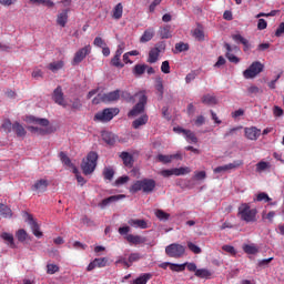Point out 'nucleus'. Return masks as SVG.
I'll return each mask as SVG.
<instances>
[{
	"label": "nucleus",
	"instance_id": "nucleus-55",
	"mask_svg": "<svg viewBox=\"0 0 284 284\" xmlns=\"http://www.w3.org/2000/svg\"><path fill=\"white\" fill-rule=\"evenodd\" d=\"M187 247L190 252H193V254H201L202 250L194 243L187 242Z\"/></svg>",
	"mask_w": 284,
	"mask_h": 284
},
{
	"label": "nucleus",
	"instance_id": "nucleus-60",
	"mask_svg": "<svg viewBox=\"0 0 284 284\" xmlns=\"http://www.w3.org/2000/svg\"><path fill=\"white\" fill-rule=\"evenodd\" d=\"M128 181H130V176L124 175V176H120L115 180V185H125V183H128Z\"/></svg>",
	"mask_w": 284,
	"mask_h": 284
},
{
	"label": "nucleus",
	"instance_id": "nucleus-15",
	"mask_svg": "<svg viewBox=\"0 0 284 284\" xmlns=\"http://www.w3.org/2000/svg\"><path fill=\"white\" fill-rule=\"evenodd\" d=\"M27 219L29 221V225L31 226V230H32L33 234L38 239H41V236H43V233L39 231L40 230L39 223H37V221H34V217L32 216V214L27 213Z\"/></svg>",
	"mask_w": 284,
	"mask_h": 284
},
{
	"label": "nucleus",
	"instance_id": "nucleus-22",
	"mask_svg": "<svg viewBox=\"0 0 284 284\" xmlns=\"http://www.w3.org/2000/svg\"><path fill=\"white\" fill-rule=\"evenodd\" d=\"M148 121H150V116H148V114H143L132 122V128L134 130H139L142 125H146Z\"/></svg>",
	"mask_w": 284,
	"mask_h": 284
},
{
	"label": "nucleus",
	"instance_id": "nucleus-48",
	"mask_svg": "<svg viewBox=\"0 0 284 284\" xmlns=\"http://www.w3.org/2000/svg\"><path fill=\"white\" fill-rule=\"evenodd\" d=\"M31 121L38 125H41L42 128H48V125H50V121L48 119L31 118Z\"/></svg>",
	"mask_w": 284,
	"mask_h": 284
},
{
	"label": "nucleus",
	"instance_id": "nucleus-14",
	"mask_svg": "<svg viewBox=\"0 0 284 284\" xmlns=\"http://www.w3.org/2000/svg\"><path fill=\"white\" fill-rule=\"evenodd\" d=\"M69 12H70V8H67L62 10L60 13H58L57 24L60 26V28H65V26H68Z\"/></svg>",
	"mask_w": 284,
	"mask_h": 284
},
{
	"label": "nucleus",
	"instance_id": "nucleus-9",
	"mask_svg": "<svg viewBox=\"0 0 284 284\" xmlns=\"http://www.w3.org/2000/svg\"><path fill=\"white\" fill-rule=\"evenodd\" d=\"M92 52V47L90 44H87L85 47L81 48L74 53V57L72 59L71 64L72 65H79V63H82V61Z\"/></svg>",
	"mask_w": 284,
	"mask_h": 284
},
{
	"label": "nucleus",
	"instance_id": "nucleus-64",
	"mask_svg": "<svg viewBox=\"0 0 284 284\" xmlns=\"http://www.w3.org/2000/svg\"><path fill=\"white\" fill-rule=\"evenodd\" d=\"M233 41H235V43H243L246 38H244L243 36H241V33H235L231 36Z\"/></svg>",
	"mask_w": 284,
	"mask_h": 284
},
{
	"label": "nucleus",
	"instance_id": "nucleus-18",
	"mask_svg": "<svg viewBox=\"0 0 284 284\" xmlns=\"http://www.w3.org/2000/svg\"><path fill=\"white\" fill-rule=\"evenodd\" d=\"M125 240L130 245H142V243H145L146 239L141 235H134V234H128L125 236Z\"/></svg>",
	"mask_w": 284,
	"mask_h": 284
},
{
	"label": "nucleus",
	"instance_id": "nucleus-2",
	"mask_svg": "<svg viewBox=\"0 0 284 284\" xmlns=\"http://www.w3.org/2000/svg\"><path fill=\"white\" fill-rule=\"evenodd\" d=\"M237 216L244 223H256L258 221V210L252 209L250 203H242L237 209Z\"/></svg>",
	"mask_w": 284,
	"mask_h": 284
},
{
	"label": "nucleus",
	"instance_id": "nucleus-36",
	"mask_svg": "<svg viewBox=\"0 0 284 284\" xmlns=\"http://www.w3.org/2000/svg\"><path fill=\"white\" fill-rule=\"evenodd\" d=\"M202 103H204V105H216V97L212 94H205L202 97Z\"/></svg>",
	"mask_w": 284,
	"mask_h": 284
},
{
	"label": "nucleus",
	"instance_id": "nucleus-49",
	"mask_svg": "<svg viewBox=\"0 0 284 284\" xmlns=\"http://www.w3.org/2000/svg\"><path fill=\"white\" fill-rule=\"evenodd\" d=\"M185 265L186 264H174V263H171L170 264V270L172 272H185Z\"/></svg>",
	"mask_w": 284,
	"mask_h": 284
},
{
	"label": "nucleus",
	"instance_id": "nucleus-41",
	"mask_svg": "<svg viewBox=\"0 0 284 284\" xmlns=\"http://www.w3.org/2000/svg\"><path fill=\"white\" fill-rule=\"evenodd\" d=\"M190 172H192V170L187 166L185 168H179V169H174V176H183L185 174H190Z\"/></svg>",
	"mask_w": 284,
	"mask_h": 284
},
{
	"label": "nucleus",
	"instance_id": "nucleus-63",
	"mask_svg": "<svg viewBox=\"0 0 284 284\" xmlns=\"http://www.w3.org/2000/svg\"><path fill=\"white\" fill-rule=\"evenodd\" d=\"M2 130L7 133L12 132V122H10V120H6L2 124Z\"/></svg>",
	"mask_w": 284,
	"mask_h": 284
},
{
	"label": "nucleus",
	"instance_id": "nucleus-42",
	"mask_svg": "<svg viewBox=\"0 0 284 284\" xmlns=\"http://www.w3.org/2000/svg\"><path fill=\"white\" fill-rule=\"evenodd\" d=\"M103 176L105 181H112V179H114V169L105 168L103 171Z\"/></svg>",
	"mask_w": 284,
	"mask_h": 284
},
{
	"label": "nucleus",
	"instance_id": "nucleus-29",
	"mask_svg": "<svg viewBox=\"0 0 284 284\" xmlns=\"http://www.w3.org/2000/svg\"><path fill=\"white\" fill-rule=\"evenodd\" d=\"M152 278V273H143L133 281V284H148V281Z\"/></svg>",
	"mask_w": 284,
	"mask_h": 284
},
{
	"label": "nucleus",
	"instance_id": "nucleus-40",
	"mask_svg": "<svg viewBox=\"0 0 284 284\" xmlns=\"http://www.w3.org/2000/svg\"><path fill=\"white\" fill-rule=\"evenodd\" d=\"M16 237L20 243H24V241L28 239V232H26L23 229H20L17 231Z\"/></svg>",
	"mask_w": 284,
	"mask_h": 284
},
{
	"label": "nucleus",
	"instance_id": "nucleus-1",
	"mask_svg": "<svg viewBox=\"0 0 284 284\" xmlns=\"http://www.w3.org/2000/svg\"><path fill=\"white\" fill-rule=\"evenodd\" d=\"M156 190V181L154 179H142L135 181L129 191L131 194H136V192H143L144 194H152Z\"/></svg>",
	"mask_w": 284,
	"mask_h": 284
},
{
	"label": "nucleus",
	"instance_id": "nucleus-10",
	"mask_svg": "<svg viewBox=\"0 0 284 284\" xmlns=\"http://www.w3.org/2000/svg\"><path fill=\"white\" fill-rule=\"evenodd\" d=\"M122 199H125V194H119V195H111L104 200H102L98 205L101 210H105L108 205L112 203H116L118 201H121Z\"/></svg>",
	"mask_w": 284,
	"mask_h": 284
},
{
	"label": "nucleus",
	"instance_id": "nucleus-3",
	"mask_svg": "<svg viewBox=\"0 0 284 284\" xmlns=\"http://www.w3.org/2000/svg\"><path fill=\"white\" fill-rule=\"evenodd\" d=\"M97 161H99V154L94 151L88 153L87 159L82 161L81 170L85 176L92 174L97 170Z\"/></svg>",
	"mask_w": 284,
	"mask_h": 284
},
{
	"label": "nucleus",
	"instance_id": "nucleus-27",
	"mask_svg": "<svg viewBox=\"0 0 284 284\" xmlns=\"http://www.w3.org/2000/svg\"><path fill=\"white\" fill-rule=\"evenodd\" d=\"M123 17V3L119 2L112 11V19H115V21H119Z\"/></svg>",
	"mask_w": 284,
	"mask_h": 284
},
{
	"label": "nucleus",
	"instance_id": "nucleus-47",
	"mask_svg": "<svg viewBox=\"0 0 284 284\" xmlns=\"http://www.w3.org/2000/svg\"><path fill=\"white\" fill-rule=\"evenodd\" d=\"M225 165H226V171L230 172L232 170H236L237 168H241V165H243V161L237 160V161H234L233 163H229Z\"/></svg>",
	"mask_w": 284,
	"mask_h": 284
},
{
	"label": "nucleus",
	"instance_id": "nucleus-50",
	"mask_svg": "<svg viewBox=\"0 0 284 284\" xmlns=\"http://www.w3.org/2000/svg\"><path fill=\"white\" fill-rule=\"evenodd\" d=\"M93 45H95V48H105L108 45V43H105V40H103V38L101 37H97L94 40H93Z\"/></svg>",
	"mask_w": 284,
	"mask_h": 284
},
{
	"label": "nucleus",
	"instance_id": "nucleus-39",
	"mask_svg": "<svg viewBox=\"0 0 284 284\" xmlns=\"http://www.w3.org/2000/svg\"><path fill=\"white\" fill-rule=\"evenodd\" d=\"M155 90L160 94V99H163V94H164L163 79L158 78L155 80Z\"/></svg>",
	"mask_w": 284,
	"mask_h": 284
},
{
	"label": "nucleus",
	"instance_id": "nucleus-33",
	"mask_svg": "<svg viewBox=\"0 0 284 284\" xmlns=\"http://www.w3.org/2000/svg\"><path fill=\"white\" fill-rule=\"evenodd\" d=\"M1 239L3 241H7V243L10 247H12V248L17 247V245L14 244V235L4 232L1 234Z\"/></svg>",
	"mask_w": 284,
	"mask_h": 284
},
{
	"label": "nucleus",
	"instance_id": "nucleus-12",
	"mask_svg": "<svg viewBox=\"0 0 284 284\" xmlns=\"http://www.w3.org/2000/svg\"><path fill=\"white\" fill-rule=\"evenodd\" d=\"M161 50H165V47H154L149 51L148 63H156L161 55Z\"/></svg>",
	"mask_w": 284,
	"mask_h": 284
},
{
	"label": "nucleus",
	"instance_id": "nucleus-54",
	"mask_svg": "<svg viewBox=\"0 0 284 284\" xmlns=\"http://www.w3.org/2000/svg\"><path fill=\"white\" fill-rule=\"evenodd\" d=\"M262 92H263V91L260 90V88L256 87V85H251V87L247 88V94H248V97H252V95H254V94H261Z\"/></svg>",
	"mask_w": 284,
	"mask_h": 284
},
{
	"label": "nucleus",
	"instance_id": "nucleus-25",
	"mask_svg": "<svg viewBox=\"0 0 284 284\" xmlns=\"http://www.w3.org/2000/svg\"><path fill=\"white\" fill-rule=\"evenodd\" d=\"M12 130H13V132H16V134L19 139H24L27 132H26V129L23 128V125H21V123L14 122L12 124Z\"/></svg>",
	"mask_w": 284,
	"mask_h": 284
},
{
	"label": "nucleus",
	"instance_id": "nucleus-26",
	"mask_svg": "<svg viewBox=\"0 0 284 284\" xmlns=\"http://www.w3.org/2000/svg\"><path fill=\"white\" fill-rule=\"evenodd\" d=\"M131 227H140V230H148V222L145 220H134L131 219L128 221Z\"/></svg>",
	"mask_w": 284,
	"mask_h": 284
},
{
	"label": "nucleus",
	"instance_id": "nucleus-46",
	"mask_svg": "<svg viewBox=\"0 0 284 284\" xmlns=\"http://www.w3.org/2000/svg\"><path fill=\"white\" fill-rule=\"evenodd\" d=\"M111 65H113V68H125V64L123 62H121V58H118L116 55H114L111 59Z\"/></svg>",
	"mask_w": 284,
	"mask_h": 284
},
{
	"label": "nucleus",
	"instance_id": "nucleus-59",
	"mask_svg": "<svg viewBox=\"0 0 284 284\" xmlns=\"http://www.w3.org/2000/svg\"><path fill=\"white\" fill-rule=\"evenodd\" d=\"M273 261H274V257H268V258H265V260H261L257 263V267H267V265H270Z\"/></svg>",
	"mask_w": 284,
	"mask_h": 284
},
{
	"label": "nucleus",
	"instance_id": "nucleus-38",
	"mask_svg": "<svg viewBox=\"0 0 284 284\" xmlns=\"http://www.w3.org/2000/svg\"><path fill=\"white\" fill-rule=\"evenodd\" d=\"M30 3L34 6H45L47 8H54V2L52 0H30Z\"/></svg>",
	"mask_w": 284,
	"mask_h": 284
},
{
	"label": "nucleus",
	"instance_id": "nucleus-7",
	"mask_svg": "<svg viewBox=\"0 0 284 284\" xmlns=\"http://www.w3.org/2000/svg\"><path fill=\"white\" fill-rule=\"evenodd\" d=\"M265 70V65L261 61H254L252 64L243 71L244 79H256L261 72Z\"/></svg>",
	"mask_w": 284,
	"mask_h": 284
},
{
	"label": "nucleus",
	"instance_id": "nucleus-44",
	"mask_svg": "<svg viewBox=\"0 0 284 284\" xmlns=\"http://www.w3.org/2000/svg\"><path fill=\"white\" fill-rule=\"evenodd\" d=\"M245 254H258V247L254 245L246 244L243 247Z\"/></svg>",
	"mask_w": 284,
	"mask_h": 284
},
{
	"label": "nucleus",
	"instance_id": "nucleus-23",
	"mask_svg": "<svg viewBox=\"0 0 284 284\" xmlns=\"http://www.w3.org/2000/svg\"><path fill=\"white\" fill-rule=\"evenodd\" d=\"M120 159H122L125 168H132V165H134V158L132 156V154H130L128 152H122L120 154Z\"/></svg>",
	"mask_w": 284,
	"mask_h": 284
},
{
	"label": "nucleus",
	"instance_id": "nucleus-52",
	"mask_svg": "<svg viewBox=\"0 0 284 284\" xmlns=\"http://www.w3.org/2000/svg\"><path fill=\"white\" fill-rule=\"evenodd\" d=\"M194 179L195 181H205V179H207V173H205V171H195Z\"/></svg>",
	"mask_w": 284,
	"mask_h": 284
},
{
	"label": "nucleus",
	"instance_id": "nucleus-24",
	"mask_svg": "<svg viewBox=\"0 0 284 284\" xmlns=\"http://www.w3.org/2000/svg\"><path fill=\"white\" fill-rule=\"evenodd\" d=\"M152 39H154V29L149 28L143 32L142 37L140 38V43H148L149 41H152Z\"/></svg>",
	"mask_w": 284,
	"mask_h": 284
},
{
	"label": "nucleus",
	"instance_id": "nucleus-19",
	"mask_svg": "<svg viewBox=\"0 0 284 284\" xmlns=\"http://www.w3.org/2000/svg\"><path fill=\"white\" fill-rule=\"evenodd\" d=\"M224 48L226 50L225 57L231 63H241V59L232 53V45L230 43L225 42Z\"/></svg>",
	"mask_w": 284,
	"mask_h": 284
},
{
	"label": "nucleus",
	"instance_id": "nucleus-51",
	"mask_svg": "<svg viewBox=\"0 0 284 284\" xmlns=\"http://www.w3.org/2000/svg\"><path fill=\"white\" fill-rule=\"evenodd\" d=\"M265 170H270V164L265 161H261L256 164V172H265Z\"/></svg>",
	"mask_w": 284,
	"mask_h": 284
},
{
	"label": "nucleus",
	"instance_id": "nucleus-6",
	"mask_svg": "<svg viewBox=\"0 0 284 284\" xmlns=\"http://www.w3.org/2000/svg\"><path fill=\"white\" fill-rule=\"evenodd\" d=\"M116 114H119V108H106L95 113L94 121H99L100 123H109V121H112Z\"/></svg>",
	"mask_w": 284,
	"mask_h": 284
},
{
	"label": "nucleus",
	"instance_id": "nucleus-53",
	"mask_svg": "<svg viewBox=\"0 0 284 284\" xmlns=\"http://www.w3.org/2000/svg\"><path fill=\"white\" fill-rule=\"evenodd\" d=\"M95 263V267H105L108 265V257H100L93 260Z\"/></svg>",
	"mask_w": 284,
	"mask_h": 284
},
{
	"label": "nucleus",
	"instance_id": "nucleus-35",
	"mask_svg": "<svg viewBox=\"0 0 284 284\" xmlns=\"http://www.w3.org/2000/svg\"><path fill=\"white\" fill-rule=\"evenodd\" d=\"M63 65H65V63L63 62V60H60L58 62L49 63L48 69L51 70V72H59V70H61Z\"/></svg>",
	"mask_w": 284,
	"mask_h": 284
},
{
	"label": "nucleus",
	"instance_id": "nucleus-32",
	"mask_svg": "<svg viewBox=\"0 0 284 284\" xmlns=\"http://www.w3.org/2000/svg\"><path fill=\"white\" fill-rule=\"evenodd\" d=\"M270 201H272V197H270V195H267V193L265 192H261L256 195V197L253 199V202L254 203H261V202H264V203H270Z\"/></svg>",
	"mask_w": 284,
	"mask_h": 284
},
{
	"label": "nucleus",
	"instance_id": "nucleus-28",
	"mask_svg": "<svg viewBox=\"0 0 284 284\" xmlns=\"http://www.w3.org/2000/svg\"><path fill=\"white\" fill-rule=\"evenodd\" d=\"M0 216L2 219H12V210L8 205L0 203Z\"/></svg>",
	"mask_w": 284,
	"mask_h": 284
},
{
	"label": "nucleus",
	"instance_id": "nucleus-34",
	"mask_svg": "<svg viewBox=\"0 0 284 284\" xmlns=\"http://www.w3.org/2000/svg\"><path fill=\"white\" fill-rule=\"evenodd\" d=\"M170 30H171L170 26L161 27L159 30V34L161 39H170L172 37V32Z\"/></svg>",
	"mask_w": 284,
	"mask_h": 284
},
{
	"label": "nucleus",
	"instance_id": "nucleus-43",
	"mask_svg": "<svg viewBox=\"0 0 284 284\" xmlns=\"http://www.w3.org/2000/svg\"><path fill=\"white\" fill-rule=\"evenodd\" d=\"M155 216L160 221H168L170 219V213L164 212L163 210H156Z\"/></svg>",
	"mask_w": 284,
	"mask_h": 284
},
{
	"label": "nucleus",
	"instance_id": "nucleus-61",
	"mask_svg": "<svg viewBox=\"0 0 284 284\" xmlns=\"http://www.w3.org/2000/svg\"><path fill=\"white\" fill-rule=\"evenodd\" d=\"M161 72H163V74H170V61L165 60L162 62Z\"/></svg>",
	"mask_w": 284,
	"mask_h": 284
},
{
	"label": "nucleus",
	"instance_id": "nucleus-4",
	"mask_svg": "<svg viewBox=\"0 0 284 284\" xmlns=\"http://www.w3.org/2000/svg\"><path fill=\"white\" fill-rule=\"evenodd\" d=\"M135 97H138L139 102L128 113V116H139V114H143L145 112V105H148V95H145V91L135 93Z\"/></svg>",
	"mask_w": 284,
	"mask_h": 284
},
{
	"label": "nucleus",
	"instance_id": "nucleus-13",
	"mask_svg": "<svg viewBox=\"0 0 284 284\" xmlns=\"http://www.w3.org/2000/svg\"><path fill=\"white\" fill-rule=\"evenodd\" d=\"M174 131L184 134L189 143H199V139L196 138V134H194V132L185 130L183 128H174Z\"/></svg>",
	"mask_w": 284,
	"mask_h": 284
},
{
	"label": "nucleus",
	"instance_id": "nucleus-5",
	"mask_svg": "<svg viewBox=\"0 0 284 284\" xmlns=\"http://www.w3.org/2000/svg\"><path fill=\"white\" fill-rule=\"evenodd\" d=\"M121 99V90L111 91L109 93L98 94L93 100L92 103L94 105H99V103H112L114 101H119Z\"/></svg>",
	"mask_w": 284,
	"mask_h": 284
},
{
	"label": "nucleus",
	"instance_id": "nucleus-62",
	"mask_svg": "<svg viewBox=\"0 0 284 284\" xmlns=\"http://www.w3.org/2000/svg\"><path fill=\"white\" fill-rule=\"evenodd\" d=\"M136 261H141V253H131L129 255V263H136Z\"/></svg>",
	"mask_w": 284,
	"mask_h": 284
},
{
	"label": "nucleus",
	"instance_id": "nucleus-45",
	"mask_svg": "<svg viewBox=\"0 0 284 284\" xmlns=\"http://www.w3.org/2000/svg\"><path fill=\"white\" fill-rule=\"evenodd\" d=\"M187 50H190V44L185 42H180L175 44L176 52H187Z\"/></svg>",
	"mask_w": 284,
	"mask_h": 284
},
{
	"label": "nucleus",
	"instance_id": "nucleus-20",
	"mask_svg": "<svg viewBox=\"0 0 284 284\" xmlns=\"http://www.w3.org/2000/svg\"><path fill=\"white\" fill-rule=\"evenodd\" d=\"M101 136L106 145H114L116 143V135L110 131H103Z\"/></svg>",
	"mask_w": 284,
	"mask_h": 284
},
{
	"label": "nucleus",
	"instance_id": "nucleus-30",
	"mask_svg": "<svg viewBox=\"0 0 284 284\" xmlns=\"http://www.w3.org/2000/svg\"><path fill=\"white\" fill-rule=\"evenodd\" d=\"M195 276L197 278H211L212 277V272H210V270L207 268H197V271H195Z\"/></svg>",
	"mask_w": 284,
	"mask_h": 284
},
{
	"label": "nucleus",
	"instance_id": "nucleus-8",
	"mask_svg": "<svg viewBox=\"0 0 284 284\" xmlns=\"http://www.w3.org/2000/svg\"><path fill=\"white\" fill-rule=\"evenodd\" d=\"M165 254L170 258H183L185 256V246L179 243H172L165 247Z\"/></svg>",
	"mask_w": 284,
	"mask_h": 284
},
{
	"label": "nucleus",
	"instance_id": "nucleus-31",
	"mask_svg": "<svg viewBox=\"0 0 284 284\" xmlns=\"http://www.w3.org/2000/svg\"><path fill=\"white\" fill-rule=\"evenodd\" d=\"M193 37L196 41H205V32L203 31V27L199 26L193 31Z\"/></svg>",
	"mask_w": 284,
	"mask_h": 284
},
{
	"label": "nucleus",
	"instance_id": "nucleus-11",
	"mask_svg": "<svg viewBox=\"0 0 284 284\" xmlns=\"http://www.w3.org/2000/svg\"><path fill=\"white\" fill-rule=\"evenodd\" d=\"M244 133L246 139H248L250 141H257L258 136H261V130L256 126L245 128Z\"/></svg>",
	"mask_w": 284,
	"mask_h": 284
},
{
	"label": "nucleus",
	"instance_id": "nucleus-16",
	"mask_svg": "<svg viewBox=\"0 0 284 284\" xmlns=\"http://www.w3.org/2000/svg\"><path fill=\"white\" fill-rule=\"evenodd\" d=\"M48 185L50 183L45 179H41L34 182V184L31 186L32 192H45L48 190Z\"/></svg>",
	"mask_w": 284,
	"mask_h": 284
},
{
	"label": "nucleus",
	"instance_id": "nucleus-57",
	"mask_svg": "<svg viewBox=\"0 0 284 284\" xmlns=\"http://www.w3.org/2000/svg\"><path fill=\"white\" fill-rule=\"evenodd\" d=\"M57 272H59V265L47 264V274H57Z\"/></svg>",
	"mask_w": 284,
	"mask_h": 284
},
{
	"label": "nucleus",
	"instance_id": "nucleus-21",
	"mask_svg": "<svg viewBox=\"0 0 284 284\" xmlns=\"http://www.w3.org/2000/svg\"><path fill=\"white\" fill-rule=\"evenodd\" d=\"M59 156L63 165H67V168H70L72 172L77 173V166L72 163V160H70L65 152H60Z\"/></svg>",
	"mask_w": 284,
	"mask_h": 284
},
{
	"label": "nucleus",
	"instance_id": "nucleus-58",
	"mask_svg": "<svg viewBox=\"0 0 284 284\" xmlns=\"http://www.w3.org/2000/svg\"><path fill=\"white\" fill-rule=\"evenodd\" d=\"M222 250L227 252V254H231V256H236V248H234L232 245H223Z\"/></svg>",
	"mask_w": 284,
	"mask_h": 284
},
{
	"label": "nucleus",
	"instance_id": "nucleus-37",
	"mask_svg": "<svg viewBox=\"0 0 284 284\" xmlns=\"http://www.w3.org/2000/svg\"><path fill=\"white\" fill-rule=\"evenodd\" d=\"M145 70H148L146 64H135L133 68V74L135 77H141V74H145Z\"/></svg>",
	"mask_w": 284,
	"mask_h": 284
},
{
	"label": "nucleus",
	"instance_id": "nucleus-17",
	"mask_svg": "<svg viewBox=\"0 0 284 284\" xmlns=\"http://www.w3.org/2000/svg\"><path fill=\"white\" fill-rule=\"evenodd\" d=\"M53 101L54 103H58V105H62L65 108V99L63 98V89L61 87H57L53 91Z\"/></svg>",
	"mask_w": 284,
	"mask_h": 284
},
{
	"label": "nucleus",
	"instance_id": "nucleus-56",
	"mask_svg": "<svg viewBox=\"0 0 284 284\" xmlns=\"http://www.w3.org/2000/svg\"><path fill=\"white\" fill-rule=\"evenodd\" d=\"M158 161L160 163H164V164L172 163V156L171 155L159 154L158 155Z\"/></svg>",
	"mask_w": 284,
	"mask_h": 284
}]
</instances>
